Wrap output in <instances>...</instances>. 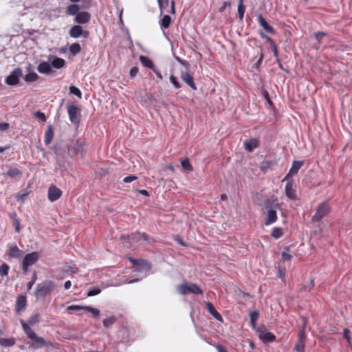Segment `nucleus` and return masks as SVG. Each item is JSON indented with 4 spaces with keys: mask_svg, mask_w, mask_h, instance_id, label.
<instances>
[{
    "mask_svg": "<svg viewBox=\"0 0 352 352\" xmlns=\"http://www.w3.org/2000/svg\"><path fill=\"white\" fill-rule=\"evenodd\" d=\"M21 324L22 329L27 337L32 340V343L30 345L31 348L37 349L43 346H50L51 343L45 340L43 338L38 336L36 333L32 329L31 327H28V324L25 323V321L21 320Z\"/></svg>",
    "mask_w": 352,
    "mask_h": 352,
    "instance_id": "f257e3e1",
    "label": "nucleus"
},
{
    "mask_svg": "<svg viewBox=\"0 0 352 352\" xmlns=\"http://www.w3.org/2000/svg\"><path fill=\"white\" fill-rule=\"evenodd\" d=\"M56 287V283L50 280H45L36 285L34 295L36 298H44L50 294Z\"/></svg>",
    "mask_w": 352,
    "mask_h": 352,
    "instance_id": "f03ea898",
    "label": "nucleus"
},
{
    "mask_svg": "<svg viewBox=\"0 0 352 352\" xmlns=\"http://www.w3.org/2000/svg\"><path fill=\"white\" fill-rule=\"evenodd\" d=\"M121 239L124 241L126 240V241L129 243L130 246L140 243L142 241H146L149 244H152L155 241L153 238L148 236L146 233L140 232L131 233L126 236H121Z\"/></svg>",
    "mask_w": 352,
    "mask_h": 352,
    "instance_id": "7ed1b4c3",
    "label": "nucleus"
},
{
    "mask_svg": "<svg viewBox=\"0 0 352 352\" xmlns=\"http://www.w3.org/2000/svg\"><path fill=\"white\" fill-rule=\"evenodd\" d=\"M265 206L267 210L265 225L270 226L275 223L278 219L276 209L280 208V204L276 203L272 206V201L270 200H267L265 202Z\"/></svg>",
    "mask_w": 352,
    "mask_h": 352,
    "instance_id": "20e7f679",
    "label": "nucleus"
},
{
    "mask_svg": "<svg viewBox=\"0 0 352 352\" xmlns=\"http://www.w3.org/2000/svg\"><path fill=\"white\" fill-rule=\"evenodd\" d=\"M39 259V254L37 252H33L27 254L22 261V271L26 274L29 270V267L34 265Z\"/></svg>",
    "mask_w": 352,
    "mask_h": 352,
    "instance_id": "39448f33",
    "label": "nucleus"
},
{
    "mask_svg": "<svg viewBox=\"0 0 352 352\" xmlns=\"http://www.w3.org/2000/svg\"><path fill=\"white\" fill-rule=\"evenodd\" d=\"M330 210L331 208L327 201L320 204L315 214L311 218V221L313 223L319 222L324 217L329 213Z\"/></svg>",
    "mask_w": 352,
    "mask_h": 352,
    "instance_id": "423d86ee",
    "label": "nucleus"
},
{
    "mask_svg": "<svg viewBox=\"0 0 352 352\" xmlns=\"http://www.w3.org/2000/svg\"><path fill=\"white\" fill-rule=\"evenodd\" d=\"M178 290L179 293L183 295H186L188 294H202L203 291L195 283H185L179 285Z\"/></svg>",
    "mask_w": 352,
    "mask_h": 352,
    "instance_id": "0eeeda50",
    "label": "nucleus"
},
{
    "mask_svg": "<svg viewBox=\"0 0 352 352\" xmlns=\"http://www.w3.org/2000/svg\"><path fill=\"white\" fill-rule=\"evenodd\" d=\"M67 110L71 122L75 124H78L80 120V109L78 106L69 103L67 105Z\"/></svg>",
    "mask_w": 352,
    "mask_h": 352,
    "instance_id": "6e6552de",
    "label": "nucleus"
},
{
    "mask_svg": "<svg viewBox=\"0 0 352 352\" xmlns=\"http://www.w3.org/2000/svg\"><path fill=\"white\" fill-rule=\"evenodd\" d=\"M257 332L258 333V338L264 343L273 342L276 340V336L273 333L266 331L265 327H258Z\"/></svg>",
    "mask_w": 352,
    "mask_h": 352,
    "instance_id": "1a4fd4ad",
    "label": "nucleus"
},
{
    "mask_svg": "<svg viewBox=\"0 0 352 352\" xmlns=\"http://www.w3.org/2000/svg\"><path fill=\"white\" fill-rule=\"evenodd\" d=\"M22 69L21 68H15L12 71L10 74L7 76L6 82L9 85H16L19 82V78L22 76Z\"/></svg>",
    "mask_w": 352,
    "mask_h": 352,
    "instance_id": "9d476101",
    "label": "nucleus"
},
{
    "mask_svg": "<svg viewBox=\"0 0 352 352\" xmlns=\"http://www.w3.org/2000/svg\"><path fill=\"white\" fill-rule=\"evenodd\" d=\"M63 192L54 185H52L48 188L47 197L49 200L54 202L58 200L62 195Z\"/></svg>",
    "mask_w": 352,
    "mask_h": 352,
    "instance_id": "9b49d317",
    "label": "nucleus"
},
{
    "mask_svg": "<svg viewBox=\"0 0 352 352\" xmlns=\"http://www.w3.org/2000/svg\"><path fill=\"white\" fill-rule=\"evenodd\" d=\"M6 254L10 258H19L23 254V252L16 245L14 244L9 247Z\"/></svg>",
    "mask_w": 352,
    "mask_h": 352,
    "instance_id": "f8f14e48",
    "label": "nucleus"
},
{
    "mask_svg": "<svg viewBox=\"0 0 352 352\" xmlns=\"http://www.w3.org/2000/svg\"><path fill=\"white\" fill-rule=\"evenodd\" d=\"M180 77L182 80L185 82L192 89L197 90V86L194 82V78L188 72H182Z\"/></svg>",
    "mask_w": 352,
    "mask_h": 352,
    "instance_id": "ddd939ff",
    "label": "nucleus"
},
{
    "mask_svg": "<svg viewBox=\"0 0 352 352\" xmlns=\"http://www.w3.org/2000/svg\"><path fill=\"white\" fill-rule=\"evenodd\" d=\"M259 146V140L256 138H250L244 142V148L248 152H252Z\"/></svg>",
    "mask_w": 352,
    "mask_h": 352,
    "instance_id": "4468645a",
    "label": "nucleus"
},
{
    "mask_svg": "<svg viewBox=\"0 0 352 352\" xmlns=\"http://www.w3.org/2000/svg\"><path fill=\"white\" fill-rule=\"evenodd\" d=\"M285 195L291 200H296L297 199L296 195V190L293 187V182L288 180L285 188Z\"/></svg>",
    "mask_w": 352,
    "mask_h": 352,
    "instance_id": "2eb2a0df",
    "label": "nucleus"
},
{
    "mask_svg": "<svg viewBox=\"0 0 352 352\" xmlns=\"http://www.w3.org/2000/svg\"><path fill=\"white\" fill-rule=\"evenodd\" d=\"M129 261L135 266L140 267V268L138 270H141L142 269L151 268V264L148 261L144 259H135L131 257L129 258Z\"/></svg>",
    "mask_w": 352,
    "mask_h": 352,
    "instance_id": "dca6fc26",
    "label": "nucleus"
},
{
    "mask_svg": "<svg viewBox=\"0 0 352 352\" xmlns=\"http://www.w3.org/2000/svg\"><path fill=\"white\" fill-rule=\"evenodd\" d=\"M257 19L260 26H261L267 33L271 34H275L274 28L267 22V21L263 17L261 14L258 16Z\"/></svg>",
    "mask_w": 352,
    "mask_h": 352,
    "instance_id": "f3484780",
    "label": "nucleus"
},
{
    "mask_svg": "<svg viewBox=\"0 0 352 352\" xmlns=\"http://www.w3.org/2000/svg\"><path fill=\"white\" fill-rule=\"evenodd\" d=\"M206 309L218 321L222 322L223 318L221 315L216 310L213 304L210 302L206 303Z\"/></svg>",
    "mask_w": 352,
    "mask_h": 352,
    "instance_id": "a211bd4d",
    "label": "nucleus"
},
{
    "mask_svg": "<svg viewBox=\"0 0 352 352\" xmlns=\"http://www.w3.org/2000/svg\"><path fill=\"white\" fill-rule=\"evenodd\" d=\"M303 165V162L301 161H294L292 163V166L291 168L289 169V173L285 177L284 180H288V177L290 175H296L298 173L299 169L301 168V166Z\"/></svg>",
    "mask_w": 352,
    "mask_h": 352,
    "instance_id": "6ab92c4d",
    "label": "nucleus"
},
{
    "mask_svg": "<svg viewBox=\"0 0 352 352\" xmlns=\"http://www.w3.org/2000/svg\"><path fill=\"white\" fill-rule=\"evenodd\" d=\"M91 16L89 13L87 12H78L76 15L75 21L77 23L85 24L89 21Z\"/></svg>",
    "mask_w": 352,
    "mask_h": 352,
    "instance_id": "aec40b11",
    "label": "nucleus"
},
{
    "mask_svg": "<svg viewBox=\"0 0 352 352\" xmlns=\"http://www.w3.org/2000/svg\"><path fill=\"white\" fill-rule=\"evenodd\" d=\"M27 305V300L25 296H19L15 304V311L17 313L21 311Z\"/></svg>",
    "mask_w": 352,
    "mask_h": 352,
    "instance_id": "412c9836",
    "label": "nucleus"
},
{
    "mask_svg": "<svg viewBox=\"0 0 352 352\" xmlns=\"http://www.w3.org/2000/svg\"><path fill=\"white\" fill-rule=\"evenodd\" d=\"M50 59L52 60L51 65L55 69H60L65 65V60L63 58L52 56Z\"/></svg>",
    "mask_w": 352,
    "mask_h": 352,
    "instance_id": "4be33fe9",
    "label": "nucleus"
},
{
    "mask_svg": "<svg viewBox=\"0 0 352 352\" xmlns=\"http://www.w3.org/2000/svg\"><path fill=\"white\" fill-rule=\"evenodd\" d=\"M69 34L71 37L76 38L83 34V30L80 25H76L71 28Z\"/></svg>",
    "mask_w": 352,
    "mask_h": 352,
    "instance_id": "5701e85b",
    "label": "nucleus"
},
{
    "mask_svg": "<svg viewBox=\"0 0 352 352\" xmlns=\"http://www.w3.org/2000/svg\"><path fill=\"white\" fill-rule=\"evenodd\" d=\"M54 138V130L52 125H49L45 133L44 142L46 145H49Z\"/></svg>",
    "mask_w": 352,
    "mask_h": 352,
    "instance_id": "b1692460",
    "label": "nucleus"
},
{
    "mask_svg": "<svg viewBox=\"0 0 352 352\" xmlns=\"http://www.w3.org/2000/svg\"><path fill=\"white\" fill-rule=\"evenodd\" d=\"M37 69L41 74H49L52 71L51 65L46 61H43L38 65Z\"/></svg>",
    "mask_w": 352,
    "mask_h": 352,
    "instance_id": "393cba45",
    "label": "nucleus"
},
{
    "mask_svg": "<svg viewBox=\"0 0 352 352\" xmlns=\"http://www.w3.org/2000/svg\"><path fill=\"white\" fill-rule=\"evenodd\" d=\"M140 60L144 67L151 69H154V63L148 57L142 55L140 56Z\"/></svg>",
    "mask_w": 352,
    "mask_h": 352,
    "instance_id": "a878e982",
    "label": "nucleus"
},
{
    "mask_svg": "<svg viewBox=\"0 0 352 352\" xmlns=\"http://www.w3.org/2000/svg\"><path fill=\"white\" fill-rule=\"evenodd\" d=\"M15 344V339L12 337L10 338H0V345L5 347H10Z\"/></svg>",
    "mask_w": 352,
    "mask_h": 352,
    "instance_id": "bb28decb",
    "label": "nucleus"
},
{
    "mask_svg": "<svg viewBox=\"0 0 352 352\" xmlns=\"http://www.w3.org/2000/svg\"><path fill=\"white\" fill-rule=\"evenodd\" d=\"M80 8L77 4H71L66 8L67 15H76L79 12Z\"/></svg>",
    "mask_w": 352,
    "mask_h": 352,
    "instance_id": "cd10ccee",
    "label": "nucleus"
},
{
    "mask_svg": "<svg viewBox=\"0 0 352 352\" xmlns=\"http://www.w3.org/2000/svg\"><path fill=\"white\" fill-rule=\"evenodd\" d=\"M171 21V17L169 15H164L160 22L161 27L164 29L168 28L170 25Z\"/></svg>",
    "mask_w": 352,
    "mask_h": 352,
    "instance_id": "c85d7f7f",
    "label": "nucleus"
},
{
    "mask_svg": "<svg viewBox=\"0 0 352 352\" xmlns=\"http://www.w3.org/2000/svg\"><path fill=\"white\" fill-rule=\"evenodd\" d=\"M21 175V171L17 168H10L6 173V175L11 178L20 177Z\"/></svg>",
    "mask_w": 352,
    "mask_h": 352,
    "instance_id": "c756f323",
    "label": "nucleus"
},
{
    "mask_svg": "<svg viewBox=\"0 0 352 352\" xmlns=\"http://www.w3.org/2000/svg\"><path fill=\"white\" fill-rule=\"evenodd\" d=\"M261 36L263 38H267V41L270 42V43L272 45V52L274 53V56L276 57H278V49H277V46L275 43V42L273 41V39H272L271 38L268 37L267 36H266L265 34H261Z\"/></svg>",
    "mask_w": 352,
    "mask_h": 352,
    "instance_id": "7c9ffc66",
    "label": "nucleus"
},
{
    "mask_svg": "<svg viewBox=\"0 0 352 352\" xmlns=\"http://www.w3.org/2000/svg\"><path fill=\"white\" fill-rule=\"evenodd\" d=\"M283 235V228H278V227H275L272 230L271 236L273 238L278 239L280 238Z\"/></svg>",
    "mask_w": 352,
    "mask_h": 352,
    "instance_id": "2f4dec72",
    "label": "nucleus"
},
{
    "mask_svg": "<svg viewBox=\"0 0 352 352\" xmlns=\"http://www.w3.org/2000/svg\"><path fill=\"white\" fill-rule=\"evenodd\" d=\"M39 78V76L35 72H30L27 74L25 77V81L28 82H33L36 81Z\"/></svg>",
    "mask_w": 352,
    "mask_h": 352,
    "instance_id": "473e14b6",
    "label": "nucleus"
},
{
    "mask_svg": "<svg viewBox=\"0 0 352 352\" xmlns=\"http://www.w3.org/2000/svg\"><path fill=\"white\" fill-rule=\"evenodd\" d=\"M259 313L258 311H253L250 314V322L252 327H255L258 320Z\"/></svg>",
    "mask_w": 352,
    "mask_h": 352,
    "instance_id": "72a5a7b5",
    "label": "nucleus"
},
{
    "mask_svg": "<svg viewBox=\"0 0 352 352\" xmlns=\"http://www.w3.org/2000/svg\"><path fill=\"white\" fill-rule=\"evenodd\" d=\"M80 50H81V47H80V44L78 43H74L72 44L69 47L70 54L73 56H75L77 54H78L80 52Z\"/></svg>",
    "mask_w": 352,
    "mask_h": 352,
    "instance_id": "f704fd0d",
    "label": "nucleus"
},
{
    "mask_svg": "<svg viewBox=\"0 0 352 352\" xmlns=\"http://www.w3.org/2000/svg\"><path fill=\"white\" fill-rule=\"evenodd\" d=\"M39 321V315L36 314L30 317L27 322H25V324H28V327L34 326L35 324L38 322Z\"/></svg>",
    "mask_w": 352,
    "mask_h": 352,
    "instance_id": "c9c22d12",
    "label": "nucleus"
},
{
    "mask_svg": "<svg viewBox=\"0 0 352 352\" xmlns=\"http://www.w3.org/2000/svg\"><path fill=\"white\" fill-rule=\"evenodd\" d=\"M116 321V318L115 316H110L109 318H105L103 320V325L106 328H109L112 326Z\"/></svg>",
    "mask_w": 352,
    "mask_h": 352,
    "instance_id": "e433bc0d",
    "label": "nucleus"
},
{
    "mask_svg": "<svg viewBox=\"0 0 352 352\" xmlns=\"http://www.w3.org/2000/svg\"><path fill=\"white\" fill-rule=\"evenodd\" d=\"M181 164L184 169H186L188 171L192 170V166L188 158H185V159L182 160L181 162Z\"/></svg>",
    "mask_w": 352,
    "mask_h": 352,
    "instance_id": "4c0bfd02",
    "label": "nucleus"
},
{
    "mask_svg": "<svg viewBox=\"0 0 352 352\" xmlns=\"http://www.w3.org/2000/svg\"><path fill=\"white\" fill-rule=\"evenodd\" d=\"M273 162L271 161H263L261 162L260 169L263 172H265L268 168H271Z\"/></svg>",
    "mask_w": 352,
    "mask_h": 352,
    "instance_id": "58836bf2",
    "label": "nucleus"
},
{
    "mask_svg": "<svg viewBox=\"0 0 352 352\" xmlns=\"http://www.w3.org/2000/svg\"><path fill=\"white\" fill-rule=\"evenodd\" d=\"M85 311L91 313L94 317L98 316L100 313L99 309L90 306H85Z\"/></svg>",
    "mask_w": 352,
    "mask_h": 352,
    "instance_id": "ea45409f",
    "label": "nucleus"
},
{
    "mask_svg": "<svg viewBox=\"0 0 352 352\" xmlns=\"http://www.w3.org/2000/svg\"><path fill=\"white\" fill-rule=\"evenodd\" d=\"M10 267L7 263H3L0 266V275L2 276H7L8 274Z\"/></svg>",
    "mask_w": 352,
    "mask_h": 352,
    "instance_id": "a19ab883",
    "label": "nucleus"
},
{
    "mask_svg": "<svg viewBox=\"0 0 352 352\" xmlns=\"http://www.w3.org/2000/svg\"><path fill=\"white\" fill-rule=\"evenodd\" d=\"M69 91L71 94L75 95L78 98H82V92L78 87H76L75 86H71L69 87Z\"/></svg>",
    "mask_w": 352,
    "mask_h": 352,
    "instance_id": "79ce46f5",
    "label": "nucleus"
},
{
    "mask_svg": "<svg viewBox=\"0 0 352 352\" xmlns=\"http://www.w3.org/2000/svg\"><path fill=\"white\" fill-rule=\"evenodd\" d=\"M305 342L298 341L295 344L294 349L297 352H305Z\"/></svg>",
    "mask_w": 352,
    "mask_h": 352,
    "instance_id": "37998d69",
    "label": "nucleus"
},
{
    "mask_svg": "<svg viewBox=\"0 0 352 352\" xmlns=\"http://www.w3.org/2000/svg\"><path fill=\"white\" fill-rule=\"evenodd\" d=\"M101 289L99 288V287H94V288H92L91 289H89L87 294V296L88 297H90V296H96V295H98L99 294L101 293Z\"/></svg>",
    "mask_w": 352,
    "mask_h": 352,
    "instance_id": "c03bdc74",
    "label": "nucleus"
},
{
    "mask_svg": "<svg viewBox=\"0 0 352 352\" xmlns=\"http://www.w3.org/2000/svg\"><path fill=\"white\" fill-rule=\"evenodd\" d=\"M159 8L161 10V12H163L168 6L169 0H157Z\"/></svg>",
    "mask_w": 352,
    "mask_h": 352,
    "instance_id": "a18cd8bd",
    "label": "nucleus"
},
{
    "mask_svg": "<svg viewBox=\"0 0 352 352\" xmlns=\"http://www.w3.org/2000/svg\"><path fill=\"white\" fill-rule=\"evenodd\" d=\"M245 12L244 4L238 5V15L240 20H243Z\"/></svg>",
    "mask_w": 352,
    "mask_h": 352,
    "instance_id": "49530a36",
    "label": "nucleus"
},
{
    "mask_svg": "<svg viewBox=\"0 0 352 352\" xmlns=\"http://www.w3.org/2000/svg\"><path fill=\"white\" fill-rule=\"evenodd\" d=\"M298 341L304 342L306 341V335L305 331V327H303L299 331L298 335Z\"/></svg>",
    "mask_w": 352,
    "mask_h": 352,
    "instance_id": "de8ad7c7",
    "label": "nucleus"
},
{
    "mask_svg": "<svg viewBox=\"0 0 352 352\" xmlns=\"http://www.w3.org/2000/svg\"><path fill=\"white\" fill-rule=\"evenodd\" d=\"M34 116L36 118H38V119L41 120V121H43V122H45V121H46V120H47V118H46V116H45V113H43V112H41V111H35V112L34 113Z\"/></svg>",
    "mask_w": 352,
    "mask_h": 352,
    "instance_id": "09e8293b",
    "label": "nucleus"
},
{
    "mask_svg": "<svg viewBox=\"0 0 352 352\" xmlns=\"http://www.w3.org/2000/svg\"><path fill=\"white\" fill-rule=\"evenodd\" d=\"M170 81L176 89H179L181 87V84L179 83V82L175 76L171 75L170 76Z\"/></svg>",
    "mask_w": 352,
    "mask_h": 352,
    "instance_id": "8fccbe9b",
    "label": "nucleus"
},
{
    "mask_svg": "<svg viewBox=\"0 0 352 352\" xmlns=\"http://www.w3.org/2000/svg\"><path fill=\"white\" fill-rule=\"evenodd\" d=\"M343 338L345 339L347 342L351 344V331L348 329H344L343 330Z\"/></svg>",
    "mask_w": 352,
    "mask_h": 352,
    "instance_id": "3c124183",
    "label": "nucleus"
},
{
    "mask_svg": "<svg viewBox=\"0 0 352 352\" xmlns=\"http://www.w3.org/2000/svg\"><path fill=\"white\" fill-rule=\"evenodd\" d=\"M85 306H81V305H72L69 307H67V310H72V311H78V310H85Z\"/></svg>",
    "mask_w": 352,
    "mask_h": 352,
    "instance_id": "603ef678",
    "label": "nucleus"
},
{
    "mask_svg": "<svg viewBox=\"0 0 352 352\" xmlns=\"http://www.w3.org/2000/svg\"><path fill=\"white\" fill-rule=\"evenodd\" d=\"M292 258V256L286 252H283L281 253V259L283 261H289V260H291Z\"/></svg>",
    "mask_w": 352,
    "mask_h": 352,
    "instance_id": "864d4df0",
    "label": "nucleus"
},
{
    "mask_svg": "<svg viewBox=\"0 0 352 352\" xmlns=\"http://www.w3.org/2000/svg\"><path fill=\"white\" fill-rule=\"evenodd\" d=\"M285 273H286V270L285 268H281V267L278 268V276L279 278H280L283 280H285Z\"/></svg>",
    "mask_w": 352,
    "mask_h": 352,
    "instance_id": "5fc2aeb1",
    "label": "nucleus"
},
{
    "mask_svg": "<svg viewBox=\"0 0 352 352\" xmlns=\"http://www.w3.org/2000/svg\"><path fill=\"white\" fill-rule=\"evenodd\" d=\"M136 179H138V177H136L135 175H129V176L125 177L123 179V182L125 183H129V182H132Z\"/></svg>",
    "mask_w": 352,
    "mask_h": 352,
    "instance_id": "6e6d98bb",
    "label": "nucleus"
},
{
    "mask_svg": "<svg viewBox=\"0 0 352 352\" xmlns=\"http://www.w3.org/2000/svg\"><path fill=\"white\" fill-rule=\"evenodd\" d=\"M314 279H311L310 283L308 285H305L303 287V289L309 292L314 288Z\"/></svg>",
    "mask_w": 352,
    "mask_h": 352,
    "instance_id": "4d7b16f0",
    "label": "nucleus"
},
{
    "mask_svg": "<svg viewBox=\"0 0 352 352\" xmlns=\"http://www.w3.org/2000/svg\"><path fill=\"white\" fill-rule=\"evenodd\" d=\"M10 128V124L8 122H0V131H5L8 130Z\"/></svg>",
    "mask_w": 352,
    "mask_h": 352,
    "instance_id": "13d9d810",
    "label": "nucleus"
},
{
    "mask_svg": "<svg viewBox=\"0 0 352 352\" xmlns=\"http://www.w3.org/2000/svg\"><path fill=\"white\" fill-rule=\"evenodd\" d=\"M13 226H14L15 232L19 233L21 230L20 221L19 219H15V221H13Z\"/></svg>",
    "mask_w": 352,
    "mask_h": 352,
    "instance_id": "bf43d9fd",
    "label": "nucleus"
},
{
    "mask_svg": "<svg viewBox=\"0 0 352 352\" xmlns=\"http://www.w3.org/2000/svg\"><path fill=\"white\" fill-rule=\"evenodd\" d=\"M138 67H133L130 69V76L131 77L133 78L135 77L138 73Z\"/></svg>",
    "mask_w": 352,
    "mask_h": 352,
    "instance_id": "052dcab7",
    "label": "nucleus"
},
{
    "mask_svg": "<svg viewBox=\"0 0 352 352\" xmlns=\"http://www.w3.org/2000/svg\"><path fill=\"white\" fill-rule=\"evenodd\" d=\"M324 35H325L324 32H318L315 33L314 36H315L316 39L318 40V42L320 43L322 37L324 36Z\"/></svg>",
    "mask_w": 352,
    "mask_h": 352,
    "instance_id": "680f3d73",
    "label": "nucleus"
},
{
    "mask_svg": "<svg viewBox=\"0 0 352 352\" xmlns=\"http://www.w3.org/2000/svg\"><path fill=\"white\" fill-rule=\"evenodd\" d=\"M170 14H175L176 12L175 10V2L174 0H172L170 2V10L168 11Z\"/></svg>",
    "mask_w": 352,
    "mask_h": 352,
    "instance_id": "e2e57ef3",
    "label": "nucleus"
},
{
    "mask_svg": "<svg viewBox=\"0 0 352 352\" xmlns=\"http://www.w3.org/2000/svg\"><path fill=\"white\" fill-rule=\"evenodd\" d=\"M215 347L218 352H228L226 347H224L223 346H222L221 344H217L215 345Z\"/></svg>",
    "mask_w": 352,
    "mask_h": 352,
    "instance_id": "0e129e2a",
    "label": "nucleus"
},
{
    "mask_svg": "<svg viewBox=\"0 0 352 352\" xmlns=\"http://www.w3.org/2000/svg\"><path fill=\"white\" fill-rule=\"evenodd\" d=\"M153 71V72L156 74V76H157L158 78H160V80L162 79V75L160 72V71L157 69L155 67H154V69H152Z\"/></svg>",
    "mask_w": 352,
    "mask_h": 352,
    "instance_id": "69168bd1",
    "label": "nucleus"
},
{
    "mask_svg": "<svg viewBox=\"0 0 352 352\" xmlns=\"http://www.w3.org/2000/svg\"><path fill=\"white\" fill-rule=\"evenodd\" d=\"M230 6V3L229 1H225V2L223 3V5L220 8H219V12H224V10H225L227 6Z\"/></svg>",
    "mask_w": 352,
    "mask_h": 352,
    "instance_id": "338daca9",
    "label": "nucleus"
},
{
    "mask_svg": "<svg viewBox=\"0 0 352 352\" xmlns=\"http://www.w3.org/2000/svg\"><path fill=\"white\" fill-rule=\"evenodd\" d=\"M28 195V193H23V194H21V195H17L16 196V198L17 200H23L24 198Z\"/></svg>",
    "mask_w": 352,
    "mask_h": 352,
    "instance_id": "774afa93",
    "label": "nucleus"
}]
</instances>
